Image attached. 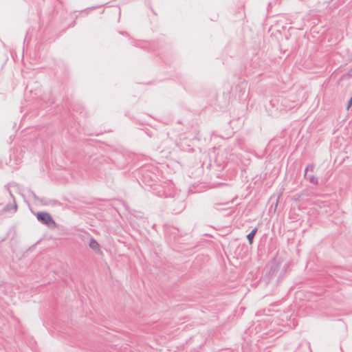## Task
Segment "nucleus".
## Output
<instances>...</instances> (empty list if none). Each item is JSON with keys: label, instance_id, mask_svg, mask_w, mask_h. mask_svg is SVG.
<instances>
[{"label": "nucleus", "instance_id": "f8f14e48", "mask_svg": "<svg viewBox=\"0 0 352 352\" xmlns=\"http://www.w3.org/2000/svg\"><path fill=\"white\" fill-rule=\"evenodd\" d=\"M30 194L32 195L34 200H39L38 197L36 196V195L33 191H30Z\"/></svg>", "mask_w": 352, "mask_h": 352}, {"label": "nucleus", "instance_id": "f3484780", "mask_svg": "<svg viewBox=\"0 0 352 352\" xmlns=\"http://www.w3.org/2000/svg\"><path fill=\"white\" fill-rule=\"evenodd\" d=\"M5 240V238L2 239L0 242L3 241Z\"/></svg>", "mask_w": 352, "mask_h": 352}, {"label": "nucleus", "instance_id": "4468645a", "mask_svg": "<svg viewBox=\"0 0 352 352\" xmlns=\"http://www.w3.org/2000/svg\"><path fill=\"white\" fill-rule=\"evenodd\" d=\"M7 189H8V192H9L10 196L12 198V199H13V201H14H14H15L14 197L13 196V195H12V193L11 190H10L9 187H8V188H7Z\"/></svg>", "mask_w": 352, "mask_h": 352}, {"label": "nucleus", "instance_id": "423d86ee", "mask_svg": "<svg viewBox=\"0 0 352 352\" xmlns=\"http://www.w3.org/2000/svg\"><path fill=\"white\" fill-rule=\"evenodd\" d=\"M151 188L152 192L159 197L168 198L170 196L171 192H168L164 187L160 185H155Z\"/></svg>", "mask_w": 352, "mask_h": 352}, {"label": "nucleus", "instance_id": "dca6fc26", "mask_svg": "<svg viewBox=\"0 0 352 352\" xmlns=\"http://www.w3.org/2000/svg\"><path fill=\"white\" fill-rule=\"evenodd\" d=\"M120 34H122V35H126L127 33L125 32H120Z\"/></svg>", "mask_w": 352, "mask_h": 352}, {"label": "nucleus", "instance_id": "7ed1b4c3", "mask_svg": "<svg viewBox=\"0 0 352 352\" xmlns=\"http://www.w3.org/2000/svg\"><path fill=\"white\" fill-rule=\"evenodd\" d=\"M270 105L272 108L276 107V110L270 109V113L273 116V115L276 114V111L278 109L280 111L292 110L293 109H294L296 107V106L297 105V103L296 101H290L289 99L282 98L280 101L279 100L278 101H275L274 100H270Z\"/></svg>", "mask_w": 352, "mask_h": 352}, {"label": "nucleus", "instance_id": "0eeeda50", "mask_svg": "<svg viewBox=\"0 0 352 352\" xmlns=\"http://www.w3.org/2000/svg\"><path fill=\"white\" fill-rule=\"evenodd\" d=\"M89 247L96 253L101 252L99 243L94 237H90Z\"/></svg>", "mask_w": 352, "mask_h": 352}, {"label": "nucleus", "instance_id": "39448f33", "mask_svg": "<svg viewBox=\"0 0 352 352\" xmlns=\"http://www.w3.org/2000/svg\"><path fill=\"white\" fill-rule=\"evenodd\" d=\"M36 217L39 222L45 226L49 227L56 226V222L53 219L52 217L47 212H38L36 213Z\"/></svg>", "mask_w": 352, "mask_h": 352}, {"label": "nucleus", "instance_id": "ddd939ff", "mask_svg": "<svg viewBox=\"0 0 352 352\" xmlns=\"http://www.w3.org/2000/svg\"><path fill=\"white\" fill-rule=\"evenodd\" d=\"M48 102H47V104L48 105H50V104H52L54 103V98H50L48 100Z\"/></svg>", "mask_w": 352, "mask_h": 352}, {"label": "nucleus", "instance_id": "6e6552de", "mask_svg": "<svg viewBox=\"0 0 352 352\" xmlns=\"http://www.w3.org/2000/svg\"><path fill=\"white\" fill-rule=\"evenodd\" d=\"M258 232V228H254L248 235L247 239L250 245H252L254 241V238Z\"/></svg>", "mask_w": 352, "mask_h": 352}, {"label": "nucleus", "instance_id": "f257e3e1", "mask_svg": "<svg viewBox=\"0 0 352 352\" xmlns=\"http://www.w3.org/2000/svg\"><path fill=\"white\" fill-rule=\"evenodd\" d=\"M286 272V267L280 268V263L276 261H272L267 266V272L263 278V280L267 283L274 277H278V281H280L283 278Z\"/></svg>", "mask_w": 352, "mask_h": 352}, {"label": "nucleus", "instance_id": "1a4fd4ad", "mask_svg": "<svg viewBox=\"0 0 352 352\" xmlns=\"http://www.w3.org/2000/svg\"><path fill=\"white\" fill-rule=\"evenodd\" d=\"M11 210H13L14 212H16L17 210V205L16 204V201L14 202L13 205L8 204L6 205L3 208V211L8 212Z\"/></svg>", "mask_w": 352, "mask_h": 352}, {"label": "nucleus", "instance_id": "9d476101", "mask_svg": "<svg viewBox=\"0 0 352 352\" xmlns=\"http://www.w3.org/2000/svg\"><path fill=\"white\" fill-rule=\"evenodd\" d=\"M307 180L309 181V182L312 184H318V178L314 176V175H311V174H307V177H305Z\"/></svg>", "mask_w": 352, "mask_h": 352}, {"label": "nucleus", "instance_id": "20e7f679", "mask_svg": "<svg viewBox=\"0 0 352 352\" xmlns=\"http://www.w3.org/2000/svg\"><path fill=\"white\" fill-rule=\"evenodd\" d=\"M112 164L113 163L109 157L104 155H100L96 157L93 159L91 162L92 166L103 170L110 169L111 168Z\"/></svg>", "mask_w": 352, "mask_h": 352}, {"label": "nucleus", "instance_id": "f03ea898", "mask_svg": "<svg viewBox=\"0 0 352 352\" xmlns=\"http://www.w3.org/2000/svg\"><path fill=\"white\" fill-rule=\"evenodd\" d=\"M168 198L173 199L170 202H168L173 212L175 214H179L184 210L186 207L184 195L181 196L177 191L175 190L173 193L171 192L170 196Z\"/></svg>", "mask_w": 352, "mask_h": 352}, {"label": "nucleus", "instance_id": "2eb2a0df", "mask_svg": "<svg viewBox=\"0 0 352 352\" xmlns=\"http://www.w3.org/2000/svg\"><path fill=\"white\" fill-rule=\"evenodd\" d=\"M255 69H256V67H255V66H254V69H250V70L248 72V74H250V73H255V72H256Z\"/></svg>", "mask_w": 352, "mask_h": 352}, {"label": "nucleus", "instance_id": "9b49d317", "mask_svg": "<svg viewBox=\"0 0 352 352\" xmlns=\"http://www.w3.org/2000/svg\"><path fill=\"white\" fill-rule=\"evenodd\" d=\"M314 169V164H308L307 166V167L305 168V169L304 177H307V173L308 170L313 171Z\"/></svg>", "mask_w": 352, "mask_h": 352}]
</instances>
